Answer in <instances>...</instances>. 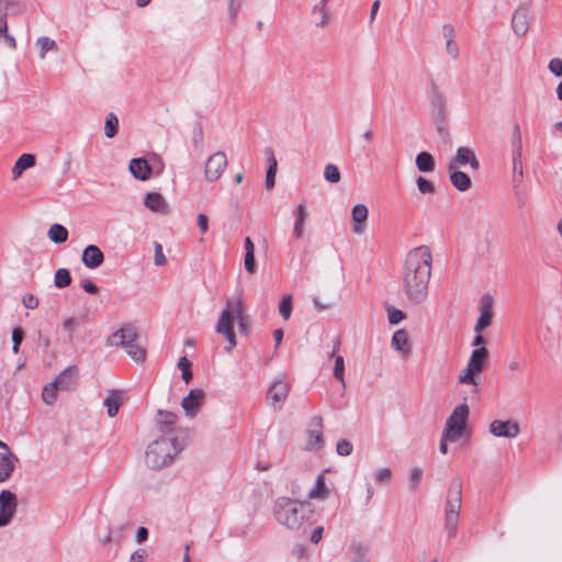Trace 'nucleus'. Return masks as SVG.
I'll return each mask as SVG.
<instances>
[{"mask_svg":"<svg viewBox=\"0 0 562 562\" xmlns=\"http://www.w3.org/2000/svg\"><path fill=\"white\" fill-rule=\"evenodd\" d=\"M432 255L427 246H419L405 257L402 270V292L412 304H420L428 296Z\"/></svg>","mask_w":562,"mask_h":562,"instance_id":"f257e3e1","label":"nucleus"},{"mask_svg":"<svg viewBox=\"0 0 562 562\" xmlns=\"http://www.w3.org/2000/svg\"><path fill=\"white\" fill-rule=\"evenodd\" d=\"M272 513L279 524L297 530L311 515L310 504L281 496L274 501Z\"/></svg>","mask_w":562,"mask_h":562,"instance_id":"f03ea898","label":"nucleus"},{"mask_svg":"<svg viewBox=\"0 0 562 562\" xmlns=\"http://www.w3.org/2000/svg\"><path fill=\"white\" fill-rule=\"evenodd\" d=\"M181 450L176 439L161 437L147 447L145 453L146 464L154 470L171 464L176 454Z\"/></svg>","mask_w":562,"mask_h":562,"instance_id":"7ed1b4c3","label":"nucleus"},{"mask_svg":"<svg viewBox=\"0 0 562 562\" xmlns=\"http://www.w3.org/2000/svg\"><path fill=\"white\" fill-rule=\"evenodd\" d=\"M137 338V328L132 324H127L113 333L108 344L112 347H122L135 362L143 363L146 352L136 342Z\"/></svg>","mask_w":562,"mask_h":562,"instance_id":"20e7f679","label":"nucleus"},{"mask_svg":"<svg viewBox=\"0 0 562 562\" xmlns=\"http://www.w3.org/2000/svg\"><path fill=\"white\" fill-rule=\"evenodd\" d=\"M461 505L462 484L460 480H454L448 490L445 504V531L449 539L457 536Z\"/></svg>","mask_w":562,"mask_h":562,"instance_id":"39448f33","label":"nucleus"},{"mask_svg":"<svg viewBox=\"0 0 562 562\" xmlns=\"http://www.w3.org/2000/svg\"><path fill=\"white\" fill-rule=\"evenodd\" d=\"M469 406L461 403L454 407L445 425V438H449L451 442L457 441L463 434L469 418Z\"/></svg>","mask_w":562,"mask_h":562,"instance_id":"423d86ee","label":"nucleus"},{"mask_svg":"<svg viewBox=\"0 0 562 562\" xmlns=\"http://www.w3.org/2000/svg\"><path fill=\"white\" fill-rule=\"evenodd\" d=\"M18 507L16 495L8 490L0 492V528L8 526L13 519Z\"/></svg>","mask_w":562,"mask_h":562,"instance_id":"0eeeda50","label":"nucleus"},{"mask_svg":"<svg viewBox=\"0 0 562 562\" xmlns=\"http://www.w3.org/2000/svg\"><path fill=\"white\" fill-rule=\"evenodd\" d=\"M290 392V384L284 379L276 380L267 391V401L274 409H280Z\"/></svg>","mask_w":562,"mask_h":562,"instance_id":"6e6552de","label":"nucleus"},{"mask_svg":"<svg viewBox=\"0 0 562 562\" xmlns=\"http://www.w3.org/2000/svg\"><path fill=\"white\" fill-rule=\"evenodd\" d=\"M447 166L459 169L470 166L472 170L476 171L480 169V161L471 148L460 146L457 148L456 155L447 162Z\"/></svg>","mask_w":562,"mask_h":562,"instance_id":"1a4fd4ad","label":"nucleus"},{"mask_svg":"<svg viewBox=\"0 0 562 562\" xmlns=\"http://www.w3.org/2000/svg\"><path fill=\"white\" fill-rule=\"evenodd\" d=\"M227 166V158L225 153L216 151L211 155L205 164V178L209 182L216 181Z\"/></svg>","mask_w":562,"mask_h":562,"instance_id":"9d476101","label":"nucleus"},{"mask_svg":"<svg viewBox=\"0 0 562 562\" xmlns=\"http://www.w3.org/2000/svg\"><path fill=\"white\" fill-rule=\"evenodd\" d=\"M234 319L235 317L233 315L223 311L215 328L216 333L222 334L227 340V346L225 347L226 351H231L236 346Z\"/></svg>","mask_w":562,"mask_h":562,"instance_id":"9b49d317","label":"nucleus"},{"mask_svg":"<svg viewBox=\"0 0 562 562\" xmlns=\"http://www.w3.org/2000/svg\"><path fill=\"white\" fill-rule=\"evenodd\" d=\"M323 419L321 416H315L311 420L310 428L307 430V442L306 450L318 451L324 447L325 440L322 432Z\"/></svg>","mask_w":562,"mask_h":562,"instance_id":"f8f14e48","label":"nucleus"},{"mask_svg":"<svg viewBox=\"0 0 562 562\" xmlns=\"http://www.w3.org/2000/svg\"><path fill=\"white\" fill-rule=\"evenodd\" d=\"M204 400L205 393L202 389H192L189 391L188 395L182 398L181 407L188 417L194 418Z\"/></svg>","mask_w":562,"mask_h":562,"instance_id":"ddd939ff","label":"nucleus"},{"mask_svg":"<svg viewBox=\"0 0 562 562\" xmlns=\"http://www.w3.org/2000/svg\"><path fill=\"white\" fill-rule=\"evenodd\" d=\"M490 431L495 437L513 439L519 435L520 428L516 422L496 419L491 423Z\"/></svg>","mask_w":562,"mask_h":562,"instance_id":"4468645a","label":"nucleus"},{"mask_svg":"<svg viewBox=\"0 0 562 562\" xmlns=\"http://www.w3.org/2000/svg\"><path fill=\"white\" fill-rule=\"evenodd\" d=\"M16 457L12 453L9 446L1 448L0 451V482H5L10 479L15 468Z\"/></svg>","mask_w":562,"mask_h":562,"instance_id":"2eb2a0df","label":"nucleus"},{"mask_svg":"<svg viewBox=\"0 0 562 562\" xmlns=\"http://www.w3.org/2000/svg\"><path fill=\"white\" fill-rule=\"evenodd\" d=\"M529 9L527 5L518 7L512 19V29L518 36L525 35L529 29Z\"/></svg>","mask_w":562,"mask_h":562,"instance_id":"dca6fc26","label":"nucleus"},{"mask_svg":"<svg viewBox=\"0 0 562 562\" xmlns=\"http://www.w3.org/2000/svg\"><path fill=\"white\" fill-rule=\"evenodd\" d=\"M493 300L488 295L482 297V305L480 307V315L474 326L475 333H481L483 329L488 327L493 317Z\"/></svg>","mask_w":562,"mask_h":562,"instance_id":"f3484780","label":"nucleus"},{"mask_svg":"<svg viewBox=\"0 0 562 562\" xmlns=\"http://www.w3.org/2000/svg\"><path fill=\"white\" fill-rule=\"evenodd\" d=\"M81 260L87 268L97 269L103 263L104 255L98 246L89 245L83 249Z\"/></svg>","mask_w":562,"mask_h":562,"instance_id":"a211bd4d","label":"nucleus"},{"mask_svg":"<svg viewBox=\"0 0 562 562\" xmlns=\"http://www.w3.org/2000/svg\"><path fill=\"white\" fill-rule=\"evenodd\" d=\"M447 170L449 173V179L451 184L461 192L468 191L471 186L472 181L469 175L461 171L459 168L447 166Z\"/></svg>","mask_w":562,"mask_h":562,"instance_id":"6ab92c4d","label":"nucleus"},{"mask_svg":"<svg viewBox=\"0 0 562 562\" xmlns=\"http://www.w3.org/2000/svg\"><path fill=\"white\" fill-rule=\"evenodd\" d=\"M368 207L364 204H356L351 211L352 232L355 234H362L364 232V224L368 218Z\"/></svg>","mask_w":562,"mask_h":562,"instance_id":"aec40b11","label":"nucleus"},{"mask_svg":"<svg viewBox=\"0 0 562 562\" xmlns=\"http://www.w3.org/2000/svg\"><path fill=\"white\" fill-rule=\"evenodd\" d=\"M144 204L151 212L165 214L168 211L165 198L158 192H148L145 195Z\"/></svg>","mask_w":562,"mask_h":562,"instance_id":"412c9836","label":"nucleus"},{"mask_svg":"<svg viewBox=\"0 0 562 562\" xmlns=\"http://www.w3.org/2000/svg\"><path fill=\"white\" fill-rule=\"evenodd\" d=\"M130 171L136 179L145 181L151 175V167L144 158H133L130 162Z\"/></svg>","mask_w":562,"mask_h":562,"instance_id":"4be33fe9","label":"nucleus"},{"mask_svg":"<svg viewBox=\"0 0 562 562\" xmlns=\"http://www.w3.org/2000/svg\"><path fill=\"white\" fill-rule=\"evenodd\" d=\"M76 375L77 368L75 366H69L56 376L54 382L59 387V390L69 391L74 386Z\"/></svg>","mask_w":562,"mask_h":562,"instance_id":"5701e85b","label":"nucleus"},{"mask_svg":"<svg viewBox=\"0 0 562 562\" xmlns=\"http://www.w3.org/2000/svg\"><path fill=\"white\" fill-rule=\"evenodd\" d=\"M123 403V393L119 390H111L104 398V406L108 408V415L114 417L117 415L120 406Z\"/></svg>","mask_w":562,"mask_h":562,"instance_id":"b1692460","label":"nucleus"},{"mask_svg":"<svg viewBox=\"0 0 562 562\" xmlns=\"http://www.w3.org/2000/svg\"><path fill=\"white\" fill-rule=\"evenodd\" d=\"M265 155H266L268 164H269V166L267 168V172H266L265 184H266L267 189H272L274 187V178H276V173H277L278 161H277V158L274 156L272 148L267 147L265 149Z\"/></svg>","mask_w":562,"mask_h":562,"instance_id":"393cba45","label":"nucleus"},{"mask_svg":"<svg viewBox=\"0 0 562 562\" xmlns=\"http://www.w3.org/2000/svg\"><path fill=\"white\" fill-rule=\"evenodd\" d=\"M308 215L310 213L306 203H300L295 212V222L293 226V236L295 238H301L303 236L305 221L307 220Z\"/></svg>","mask_w":562,"mask_h":562,"instance_id":"a878e982","label":"nucleus"},{"mask_svg":"<svg viewBox=\"0 0 562 562\" xmlns=\"http://www.w3.org/2000/svg\"><path fill=\"white\" fill-rule=\"evenodd\" d=\"M487 360H488L487 348H481L480 350H472L468 363L470 367H472L473 369H475L477 372L481 373L483 371Z\"/></svg>","mask_w":562,"mask_h":562,"instance_id":"bb28decb","label":"nucleus"},{"mask_svg":"<svg viewBox=\"0 0 562 562\" xmlns=\"http://www.w3.org/2000/svg\"><path fill=\"white\" fill-rule=\"evenodd\" d=\"M35 165V157L32 154H23L19 157L12 168L13 178H19L24 170L33 167Z\"/></svg>","mask_w":562,"mask_h":562,"instance_id":"cd10ccee","label":"nucleus"},{"mask_svg":"<svg viewBox=\"0 0 562 562\" xmlns=\"http://www.w3.org/2000/svg\"><path fill=\"white\" fill-rule=\"evenodd\" d=\"M415 164L420 172H432L436 167L435 159L428 151H420L416 156Z\"/></svg>","mask_w":562,"mask_h":562,"instance_id":"c85d7f7f","label":"nucleus"},{"mask_svg":"<svg viewBox=\"0 0 562 562\" xmlns=\"http://www.w3.org/2000/svg\"><path fill=\"white\" fill-rule=\"evenodd\" d=\"M158 415L160 417L158 420L160 431L164 434L171 432L177 422V415L166 411H158Z\"/></svg>","mask_w":562,"mask_h":562,"instance_id":"c756f323","label":"nucleus"},{"mask_svg":"<svg viewBox=\"0 0 562 562\" xmlns=\"http://www.w3.org/2000/svg\"><path fill=\"white\" fill-rule=\"evenodd\" d=\"M407 345H408V338H407L406 331L404 329L396 330L392 336V340H391L392 348L396 351L407 355L409 352Z\"/></svg>","mask_w":562,"mask_h":562,"instance_id":"7c9ffc66","label":"nucleus"},{"mask_svg":"<svg viewBox=\"0 0 562 562\" xmlns=\"http://www.w3.org/2000/svg\"><path fill=\"white\" fill-rule=\"evenodd\" d=\"M328 490L325 484V477L323 474L317 475L314 486L308 492L311 499H323L327 496Z\"/></svg>","mask_w":562,"mask_h":562,"instance_id":"2f4dec72","label":"nucleus"},{"mask_svg":"<svg viewBox=\"0 0 562 562\" xmlns=\"http://www.w3.org/2000/svg\"><path fill=\"white\" fill-rule=\"evenodd\" d=\"M430 103L432 108L439 112V114H442L445 108V97L434 81L430 82Z\"/></svg>","mask_w":562,"mask_h":562,"instance_id":"473e14b6","label":"nucleus"},{"mask_svg":"<svg viewBox=\"0 0 562 562\" xmlns=\"http://www.w3.org/2000/svg\"><path fill=\"white\" fill-rule=\"evenodd\" d=\"M48 238L55 244H63L68 238V231L61 224H53L48 229Z\"/></svg>","mask_w":562,"mask_h":562,"instance_id":"72a5a7b5","label":"nucleus"},{"mask_svg":"<svg viewBox=\"0 0 562 562\" xmlns=\"http://www.w3.org/2000/svg\"><path fill=\"white\" fill-rule=\"evenodd\" d=\"M479 374L480 372L470 367L468 363L467 367L460 372L458 381L461 384L477 386L479 381L476 379V375Z\"/></svg>","mask_w":562,"mask_h":562,"instance_id":"f704fd0d","label":"nucleus"},{"mask_svg":"<svg viewBox=\"0 0 562 562\" xmlns=\"http://www.w3.org/2000/svg\"><path fill=\"white\" fill-rule=\"evenodd\" d=\"M312 14L315 16H318L317 20L315 21V25L317 27H324L328 24L330 16H329V12L326 9L325 4L316 3L312 8Z\"/></svg>","mask_w":562,"mask_h":562,"instance_id":"c9c22d12","label":"nucleus"},{"mask_svg":"<svg viewBox=\"0 0 562 562\" xmlns=\"http://www.w3.org/2000/svg\"><path fill=\"white\" fill-rule=\"evenodd\" d=\"M225 312H228L231 315H233L237 321H241L244 315L243 310V300L241 296L238 295L235 299H229L226 302V308Z\"/></svg>","mask_w":562,"mask_h":562,"instance_id":"e433bc0d","label":"nucleus"},{"mask_svg":"<svg viewBox=\"0 0 562 562\" xmlns=\"http://www.w3.org/2000/svg\"><path fill=\"white\" fill-rule=\"evenodd\" d=\"M8 11L0 15V38H3L4 43L12 49L16 47L15 38L8 33L7 22Z\"/></svg>","mask_w":562,"mask_h":562,"instance_id":"4c0bfd02","label":"nucleus"},{"mask_svg":"<svg viewBox=\"0 0 562 562\" xmlns=\"http://www.w3.org/2000/svg\"><path fill=\"white\" fill-rule=\"evenodd\" d=\"M119 130V117L115 113L110 112L106 114L104 123V135L108 138H112L116 135Z\"/></svg>","mask_w":562,"mask_h":562,"instance_id":"58836bf2","label":"nucleus"},{"mask_svg":"<svg viewBox=\"0 0 562 562\" xmlns=\"http://www.w3.org/2000/svg\"><path fill=\"white\" fill-rule=\"evenodd\" d=\"M522 155V139L520 134V128L518 124H515L512 136V156H516L517 158H521Z\"/></svg>","mask_w":562,"mask_h":562,"instance_id":"ea45409f","label":"nucleus"},{"mask_svg":"<svg viewBox=\"0 0 562 562\" xmlns=\"http://www.w3.org/2000/svg\"><path fill=\"white\" fill-rule=\"evenodd\" d=\"M57 390H59V387L56 385L54 381L46 384L42 391L43 402L48 405H52L57 398Z\"/></svg>","mask_w":562,"mask_h":562,"instance_id":"a19ab883","label":"nucleus"},{"mask_svg":"<svg viewBox=\"0 0 562 562\" xmlns=\"http://www.w3.org/2000/svg\"><path fill=\"white\" fill-rule=\"evenodd\" d=\"M71 282L70 272L66 268H60L56 271L54 283L58 289L66 288Z\"/></svg>","mask_w":562,"mask_h":562,"instance_id":"79ce46f5","label":"nucleus"},{"mask_svg":"<svg viewBox=\"0 0 562 562\" xmlns=\"http://www.w3.org/2000/svg\"><path fill=\"white\" fill-rule=\"evenodd\" d=\"M36 44L37 46L40 47V57L42 59L45 58L46 54L49 52V50H54L56 49V43L55 41L50 40L49 37L47 36H41L37 38L36 41Z\"/></svg>","mask_w":562,"mask_h":562,"instance_id":"37998d69","label":"nucleus"},{"mask_svg":"<svg viewBox=\"0 0 562 562\" xmlns=\"http://www.w3.org/2000/svg\"><path fill=\"white\" fill-rule=\"evenodd\" d=\"M334 376L341 383L342 387L345 384V360L342 356L335 357Z\"/></svg>","mask_w":562,"mask_h":562,"instance_id":"c03bdc74","label":"nucleus"},{"mask_svg":"<svg viewBox=\"0 0 562 562\" xmlns=\"http://www.w3.org/2000/svg\"><path fill=\"white\" fill-rule=\"evenodd\" d=\"M279 313L284 321H288L292 314V295H285L279 304Z\"/></svg>","mask_w":562,"mask_h":562,"instance_id":"a18cd8bd","label":"nucleus"},{"mask_svg":"<svg viewBox=\"0 0 562 562\" xmlns=\"http://www.w3.org/2000/svg\"><path fill=\"white\" fill-rule=\"evenodd\" d=\"M324 178L330 183H337L340 180V171L337 166L328 164L324 169Z\"/></svg>","mask_w":562,"mask_h":562,"instance_id":"49530a36","label":"nucleus"},{"mask_svg":"<svg viewBox=\"0 0 562 562\" xmlns=\"http://www.w3.org/2000/svg\"><path fill=\"white\" fill-rule=\"evenodd\" d=\"M416 184L418 191L423 194H432L436 191L435 184L424 177H418L416 179Z\"/></svg>","mask_w":562,"mask_h":562,"instance_id":"de8ad7c7","label":"nucleus"},{"mask_svg":"<svg viewBox=\"0 0 562 562\" xmlns=\"http://www.w3.org/2000/svg\"><path fill=\"white\" fill-rule=\"evenodd\" d=\"M353 446L352 443L347 439H340L338 440L336 445V452L341 457H348L352 453Z\"/></svg>","mask_w":562,"mask_h":562,"instance_id":"09e8293b","label":"nucleus"},{"mask_svg":"<svg viewBox=\"0 0 562 562\" xmlns=\"http://www.w3.org/2000/svg\"><path fill=\"white\" fill-rule=\"evenodd\" d=\"M178 368L182 371L183 381L189 383L192 379V372L190 370V362L186 357L179 359Z\"/></svg>","mask_w":562,"mask_h":562,"instance_id":"8fccbe9b","label":"nucleus"},{"mask_svg":"<svg viewBox=\"0 0 562 562\" xmlns=\"http://www.w3.org/2000/svg\"><path fill=\"white\" fill-rule=\"evenodd\" d=\"M246 0H229L228 16L231 21H235Z\"/></svg>","mask_w":562,"mask_h":562,"instance_id":"3c124183","label":"nucleus"},{"mask_svg":"<svg viewBox=\"0 0 562 562\" xmlns=\"http://www.w3.org/2000/svg\"><path fill=\"white\" fill-rule=\"evenodd\" d=\"M404 318H405V314L403 311H401L394 306H391L387 308V319H389L390 324L396 325L400 322H402Z\"/></svg>","mask_w":562,"mask_h":562,"instance_id":"603ef678","label":"nucleus"},{"mask_svg":"<svg viewBox=\"0 0 562 562\" xmlns=\"http://www.w3.org/2000/svg\"><path fill=\"white\" fill-rule=\"evenodd\" d=\"M512 160H513V180L515 182H520L524 177L521 158L516 159V156H512Z\"/></svg>","mask_w":562,"mask_h":562,"instance_id":"864d4df0","label":"nucleus"},{"mask_svg":"<svg viewBox=\"0 0 562 562\" xmlns=\"http://www.w3.org/2000/svg\"><path fill=\"white\" fill-rule=\"evenodd\" d=\"M423 477V470L420 468H413L409 471L408 481L412 490H416Z\"/></svg>","mask_w":562,"mask_h":562,"instance_id":"5fc2aeb1","label":"nucleus"},{"mask_svg":"<svg viewBox=\"0 0 562 562\" xmlns=\"http://www.w3.org/2000/svg\"><path fill=\"white\" fill-rule=\"evenodd\" d=\"M23 338H24V333L20 327H16L12 330V342H13L12 351L14 353L19 352L20 345L23 341Z\"/></svg>","mask_w":562,"mask_h":562,"instance_id":"6e6d98bb","label":"nucleus"},{"mask_svg":"<svg viewBox=\"0 0 562 562\" xmlns=\"http://www.w3.org/2000/svg\"><path fill=\"white\" fill-rule=\"evenodd\" d=\"M549 71L555 77H562V59L561 58H552L548 64Z\"/></svg>","mask_w":562,"mask_h":562,"instance_id":"4d7b16f0","label":"nucleus"},{"mask_svg":"<svg viewBox=\"0 0 562 562\" xmlns=\"http://www.w3.org/2000/svg\"><path fill=\"white\" fill-rule=\"evenodd\" d=\"M392 477V471L391 469L389 468H383V469H380L376 473H375V482L376 483H386L391 480Z\"/></svg>","mask_w":562,"mask_h":562,"instance_id":"13d9d810","label":"nucleus"},{"mask_svg":"<svg viewBox=\"0 0 562 562\" xmlns=\"http://www.w3.org/2000/svg\"><path fill=\"white\" fill-rule=\"evenodd\" d=\"M155 265L164 266L167 262V259L162 251V246L159 243H155V256H154Z\"/></svg>","mask_w":562,"mask_h":562,"instance_id":"bf43d9fd","label":"nucleus"},{"mask_svg":"<svg viewBox=\"0 0 562 562\" xmlns=\"http://www.w3.org/2000/svg\"><path fill=\"white\" fill-rule=\"evenodd\" d=\"M245 269L248 273H255L256 271V260L255 252H245Z\"/></svg>","mask_w":562,"mask_h":562,"instance_id":"052dcab7","label":"nucleus"},{"mask_svg":"<svg viewBox=\"0 0 562 562\" xmlns=\"http://www.w3.org/2000/svg\"><path fill=\"white\" fill-rule=\"evenodd\" d=\"M23 305L29 310H34L38 306V299L33 294H25L22 299Z\"/></svg>","mask_w":562,"mask_h":562,"instance_id":"680f3d73","label":"nucleus"},{"mask_svg":"<svg viewBox=\"0 0 562 562\" xmlns=\"http://www.w3.org/2000/svg\"><path fill=\"white\" fill-rule=\"evenodd\" d=\"M446 50L452 59L459 56V47L454 41L446 42Z\"/></svg>","mask_w":562,"mask_h":562,"instance_id":"e2e57ef3","label":"nucleus"},{"mask_svg":"<svg viewBox=\"0 0 562 562\" xmlns=\"http://www.w3.org/2000/svg\"><path fill=\"white\" fill-rule=\"evenodd\" d=\"M63 326L66 330L69 331L68 340L72 341V331L75 330L77 326V321L74 317H69L64 321Z\"/></svg>","mask_w":562,"mask_h":562,"instance_id":"0e129e2a","label":"nucleus"},{"mask_svg":"<svg viewBox=\"0 0 562 562\" xmlns=\"http://www.w3.org/2000/svg\"><path fill=\"white\" fill-rule=\"evenodd\" d=\"M198 227L200 228L202 234H205L209 229V220L207 216L203 213L198 215L196 218Z\"/></svg>","mask_w":562,"mask_h":562,"instance_id":"69168bd1","label":"nucleus"},{"mask_svg":"<svg viewBox=\"0 0 562 562\" xmlns=\"http://www.w3.org/2000/svg\"><path fill=\"white\" fill-rule=\"evenodd\" d=\"M81 288L89 294H95L98 292V286L89 279L81 281Z\"/></svg>","mask_w":562,"mask_h":562,"instance_id":"338daca9","label":"nucleus"},{"mask_svg":"<svg viewBox=\"0 0 562 562\" xmlns=\"http://www.w3.org/2000/svg\"><path fill=\"white\" fill-rule=\"evenodd\" d=\"M146 557V550L138 549L132 553L130 562H143Z\"/></svg>","mask_w":562,"mask_h":562,"instance_id":"774afa93","label":"nucleus"}]
</instances>
